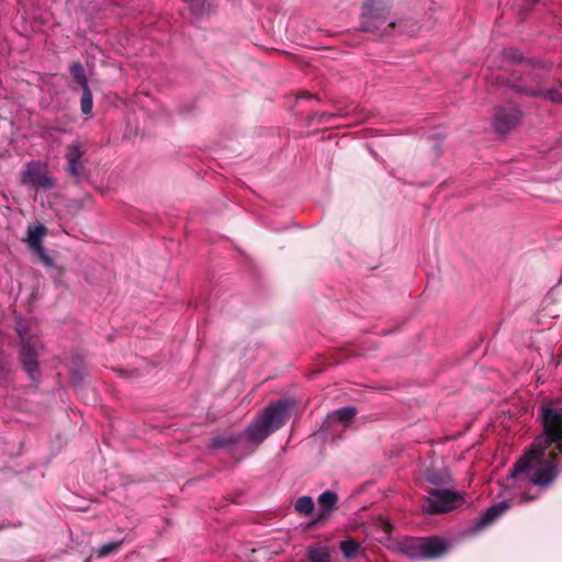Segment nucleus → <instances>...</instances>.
<instances>
[{"label": "nucleus", "instance_id": "23", "mask_svg": "<svg viewBox=\"0 0 562 562\" xmlns=\"http://www.w3.org/2000/svg\"><path fill=\"white\" fill-rule=\"evenodd\" d=\"M289 405H290V404H289V402L283 400V408H282V412H283V419L285 418V415H286V412H288Z\"/></svg>", "mask_w": 562, "mask_h": 562}, {"label": "nucleus", "instance_id": "18", "mask_svg": "<svg viewBox=\"0 0 562 562\" xmlns=\"http://www.w3.org/2000/svg\"><path fill=\"white\" fill-rule=\"evenodd\" d=\"M82 90H83V92H82L81 102H80L81 111L83 114H90L92 111V106H93L92 93H91L89 87H86Z\"/></svg>", "mask_w": 562, "mask_h": 562}, {"label": "nucleus", "instance_id": "15", "mask_svg": "<svg viewBox=\"0 0 562 562\" xmlns=\"http://www.w3.org/2000/svg\"><path fill=\"white\" fill-rule=\"evenodd\" d=\"M69 71H70L72 78L75 79V81L77 83H79L82 87V89L88 87V80H87V77L85 74V69L81 66V64L72 63L69 67Z\"/></svg>", "mask_w": 562, "mask_h": 562}, {"label": "nucleus", "instance_id": "3", "mask_svg": "<svg viewBox=\"0 0 562 562\" xmlns=\"http://www.w3.org/2000/svg\"><path fill=\"white\" fill-rule=\"evenodd\" d=\"M280 419L281 401H277L266 408L262 415L247 429V439L254 443H259L278 428Z\"/></svg>", "mask_w": 562, "mask_h": 562}, {"label": "nucleus", "instance_id": "6", "mask_svg": "<svg viewBox=\"0 0 562 562\" xmlns=\"http://www.w3.org/2000/svg\"><path fill=\"white\" fill-rule=\"evenodd\" d=\"M462 494L450 490H434L429 493L424 504V510L428 514H439L453 510L463 504Z\"/></svg>", "mask_w": 562, "mask_h": 562}, {"label": "nucleus", "instance_id": "1", "mask_svg": "<svg viewBox=\"0 0 562 562\" xmlns=\"http://www.w3.org/2000/svg\"><path fill=\"white\" fill-rule=\"evenodd\" d=\"M542 422L544 432L536 438L529 451L516 462L506 479L505 487H513V495H516V488H521L525 484L547 486L557 475L558 456L562 453V414L553 408H546Z\"/></svg>", "mask_w": 562, "mask_h": 562}, {"label": "nucleus", "instance_id": "13", "mask_svg": "<svg viewBox=\"0 0 562 562\" xmlns=\"http://www.w3.org/2000/svg\"><path fill=\"white\" fill-rule=\"evenodd\" d=\"M311 562H330V551L327 547L317 546L308 550Z\"/></svg>", "mask_w": 562, "mask_h": 562}, {"label": "nucleus", "instance_id": "14", "mask_svg": "<svg viewBox=\"0 0 562 562\" xmlns=\"http://www.w3.org/2000/svg\"><path fill=\"white\" fill-rule=\"evenodd\" d=\"M356 415V409L351 406L339 408L330 414V418L334 422L348 423Z\"/></svg>", "mask_w": 562, "mask_h": 562}, {"label": "nucleus", "instance_id": "4", "mask_svg": "<svg viewBox=\"0 0 562 562\" xmlns=\"http://www.w3.org/2000/svg\"><path fill=\"white\" fill-rule=\"evenodd\" d=\"M391 0H366L362 12L361 21L364 31H375L386 27H392L394 23L387 19V8Z\"/></svg>", "mask_w": 562, "mask_h": 562}, {"label": "nucleus", "instance_id": "19", "mask_svg": "<svg viewBox=\"0 0 562 562\" xmlns=\"http://www.w3.org/2000/svg\"><path fill=\"white\" fill-rule=\"evenodd\" d=\"M119 547H120L119 542H111V543L104 544L99 548L98 557H100V558L106 557V555L115 552Z\"/></svg>", "mask_w": 562, "mask_h": 562}, {"label": "nucleus", "instance_id": "17", "mask_svg": "<svg viewBox=\"0 0 562 562\" xmlns=\"http://www.w3.org/2000/svg\"><path fill=\"white\" fill-rule=\"evenodd\" d=\"M339 547L347 559L353 558L360 549V544L350 538L341 541Z\"/></svg>", "mask_w": 562, "mask_h": 562}, {"label": "nucleus", "instance_id": "7", "mask_svg": "<svg viewBox=\"0 0 562 562\" xmlns=\"http://www.w3.org/2000/svg\"><path fill=\"white\" fill-rule=\"evenodd\" d=\"M47 235V228L42 225H29L26 229V236L23 238V241L27 245V247L40 258V260L46 265H52V259L46 254L42 239Z\"/></svg>", "mask_w": 562, "mask_h": 562}, {"label": "nucleus", "instance_id": "22", "mask_svg": "<svg viewBox=\"0 0 562 562\" xmlns=\"http://www.w3.org/2000/svg\"><path fill=\"white\" fill-rule=\"evenodd\" d=\"M536 496L535 495H529L527 493H524L520 495V502H528L530 499H533Z\"/></svg>", "mask_w": 562, "mask_h": 562}, {"label": "nucleus", "instance_id": "16", "mask_svg": "<svg viewBox=\"0 0 562 562\" xmlns=\"http://www.w3.org/2000/svg\"><path fill=\"white\" fill-rule=\"evenodd\" d=\"M294 507L300 514L311 515L314 510L315 504L312 497L302 496L296 499Z\"/></svg>", "mask_w": 562, "mask_h": 562}, {"label": "nucleus", "instance_id": "20", "mask_svg": "<svg viewBox=\"0 0 562 562\" xmlns=\"http://www.w3.org/2000/svg\"><path fill=\"white\" fill-rule=\"evenodd\" d=\"M190 9L195 13H201L205 9V3L207 0H183Z\"/></svg>", "mask_w": 562, "mask_h": 562}, {"label": "nucleus", "instance_id": "8", "mask_svg": "<svg viewBox=\"0 0 562 562\" xmlns=\"http://www.w3.org/2000/svg\"><path fill=\"white\" fill-rule=\"evenodd\" d=\"M19 335L21 339L23 340V347L21 350V359L22 363L24 366V369L26 372L33 378L34 373L37 370V361H36V350L35 347L30 344V341L26 340V331L22 327L21 324H19Z\"/></svg>", "mask_w": 562, "mask_h": 562}, {"label": "nucleus", "instance_id": "5", "mask_svg": "<svg viewBox=\"0 0 562 562\" xmlns=\"http://www.w3.org/2000/svg\"><path fill=\"white\" fill-rule=\"evenodd\" d=\"M23 186L35 191L48 190L54 187V180L49 176L48 166L40 160L27 162L21 171Z\"/></svg>", "mask_w": 562, "mask_h": 562}, {"label": "nucleus", "instance_id": "9", "mask_svg": "<svg viewBox=\"0 0 562 562\" xmlns=\"http://www.w3.org/2000/svg\"><path fill=\"white\" fill-rule=\"evenodd\" d=\"M338 503V495L333 491H325L317 498L318 510L314 519L315 524L327 520L335 512Z\"/></svg>", "mask_w": 562, "mask_h": 562}, {"label": "nucleus", "instance_id": "2", "mask_svg": "<svg viewBox=\"0 0 562 562\" xmlns=\"http://www.w3.org/2000/svg\"><path fill=\"white\" fill-rule=\"evenodd\" d=\"M449 546L441 538H411L400 543V551L411 559H435L442 555Z\"/></svg>", "mask_w": 562, "mask_h": 562}, {"label": "nucleus", "instance_id": "21", "mask_svg": "<svg viewBox=\"0 0 562 562\" xmlns=\"http://www.w3.org/2000/svg\"><path fill=\"white\" fill-rule=\"evenodd\" d=\"M542 95L547 99H550L551 101H560V95L555 91H544L542 92Z\"/></svg>", "mask_w": 562, "mask_h": 562}, {"label": "nucleus", "instance_id": "12", "mask_svg": "<svg viewBox=\"0 0 562 562\" xmlns=\"http://www.w3.org/2000/svg\"><path fill=\"white\" fill-rule=\"evenodd\" d=\"M509 508V503L507 501L499 502L491 506L479 519L477 529L484 528L491 522L495 521L499 516H502Z\"/></svg>", "mask_w": 562, "mask_h": 562}, {"label": "nucleus", "instance_id": "11", "mask_svg": "<svg viewBox=\"0 0 562 562\" xmlns=\"http://www.w3.org/2000/svg\"><path fill=\"white\" fill-rule=\"evenodd\" d=\"M83 155L82 144L75 142L68 146L66 159L68 161V171L74 177L80 176V159Z\"/></svg>", "mask_w": 562, "mask_h": 562}, {"label": "nucleus", "instance_id": "10", "mask_svg": "<svg viewBox=\"0 0 562 562\" xmlns=\"http://www.w3.org/2000/svg\"><path fill=\"white\" fill-rule=\"evenodd\" d=\"M520 112L514 105L499 109L494 120V127L497 133L505 134L518 122Z\"/></svg>", "mask_w": 562, "mask_h": 562}]
</instances>
